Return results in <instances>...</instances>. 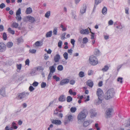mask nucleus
Instances as JSON below:
<instances>
[{
    "mask_svg": "<svg viewBox=\"0 0 130 130\" xmlns=\"http://www.w3.org/2000/svg\"><path fill=\"white\" fill-rule=\"evenodd\" d=\"M115 92L112 88L109 89L105 93L104 98L106 100H109L113 98L115 95Z\"/></svg>",
    "mask_w": 130,
    "mask_h": 130,
    "instance_id": "f257e3e1",
    "label": "nucleus"
},
{
    "mask_svg": "<svg viewBox=\"0 0 130 130\" xmlns=\"http://www.w3.org/2000/svg\"><path fill=\"white\" fill-rule=\"evenodd\" d=\"M89 62L92 65L95 66L98 63V61L96 57L94 55L91 56L89 58Z\"/></svg>",
    "mask_w": 130,
    "mask_h": 130,
    "instance_id": "20e7f679",
    "label": "nucleus"
},
{
    "mask_svg": "<svg viewBox=\"0 0 130 130\" xmlns=\"http://www.w3.org/2000/svg\"><path fill=\"white\" fill-rule=\"evenodd\" d=\"M17 124L14 121L12 122L11 124V127H12L14 129H17L18 128L17 126L16 125Z\"/></svg>",
    "mask_w": 130,
    "mask_h": 130,
    "instance_id": "c756f323",
    "label": "nucleus"
},
{
    "mask_svg": "<svg viewBox=\"0 0 130 130\" xmlns=\"http://www.w3.org/2000/svg\"><path fill=\"white\" fill-rule=\"evenodd\" d=\"M130 126V118L128 120V121L125 125V127H128Z\"/></svg>",
    "mask_w": 130,
    "mask_h": 130,
    "instance_id": "603ef678",
    "label": "nucleus"
},
{
    "mask_svg": "<svg viewBox=\"0 0 130 130\" xmlns=\"http://www.w3.org/2000/svg\"><path fill=\"white\" fill-rule=\"evenodd\" d=\"M29 52L31 53L34 54L36 52V50L35 49L30 50H29Z\"/></svg>",
    "mask_w": 130,
    "mask_h": 130,
    "instance_id": "680f3d73",
    "label": "nucleus"
},
{
    "mask_svg": "<svg viewBox=\"0 0 130 130\" xmlns=\"http://www.w3.org/2000/svg\"><path fill=\"white\" fill-rule=\"evenodd\" d=\"M70 84L73 85L75 83V81L74 80H72L70 81Z\"/></svg>",
    "mask_w": 130,
    "mask_h": 130,
    "instance_id": "338daca9",
    "label": "nucleus"
},
{
    "mask_svg": "<svg viewBox=\"0 0 130 130\" xmlns=\"http://www.w3.org/2000/svg\"><path fill=\"white\" fill-rule=\"evenodd\" d=\"M123 78L119 77L117 79V81L118 82H119L120 83L122 84L123 83Z\"/></svg>",
    "mask_w": 130,
    "mask_h": 130,
    "instance_id": "c03bdc74",
    "label": "nucleus"
},
{
    "mask_svg": "<svg viewBox=\"0 0 130 130\" xmlns=\"http://www.w3.org/2000/svg\"><path fill=\"white\" fill-rule=\"evenodd\" d=\"M109 68L108 66L107 65H105L104 68L102 69V70L103 72H105L107 71L109 69Z\"/></svg>",
    "mask_w": 130,
    "mask_h": 130,
    "instance_id": "b1692460",
    "label": "nucleus"
},
{
    "mask_svg": "<svg viewBox=\"0 0 130 130\" xmlns=\"http://www.w3.org/2000/svg\"><path fill=\"white\" fill-rule=\"evenodd\" d=\"M56 65V63H54L53 66H51L49 67V69L50 70V73H53L55 71V67Z\"/></svg>",
    "mask_w": 130,
    "mask_h": 130,
    "instance_id": "9d476101",
    "label": "nucleus"
},
{
    "mask_svg": "<svg viewBox=\"0 0 130 130\" xmlns=\"http://www.w3.org/2000/svg\"><path fill=\"white\" fill-rule=\"evenodd\" d=\"M91 122L92 121L91 120L85 121L84 122L83 124V126L85 127H86L90 124Z\"/></svg>",
    "mask_w": 130,
    "mask_h": 130,
    "instance_id": "dca6fc26",
    "label": "nucleus"
},
{
    "mask_svg": "<svg viewBox=\"0 0 130 130\" xmlns=\"http://www.w3.org/2000/svg\"><path fill=\"white\" fill-rule=\"evenodd\" d=\"M62 42L61 41H60L58 42V46L60 48H61V45L62 44Z\"/></svg>",
    "mask_w": 130,
    "mask_h": 130,
    "instance_id": "052dcab7",
    "label": "nucleus"
},
{
    "mask_svg": "<svg viewBox=\"0 0 130 130\" xmlns=\"http://www.w3.org/2000/svg\"><path fill=\"white\" fill-rule=\"evenodd\" d=\"M25 64L29 66V59H28L25 61Z\"/></svg>",
    "mask_w": 130,
    "mask_h": 130,
    "instance_id": "bf43d9fd",
    "label": "nucleus"
},
{
    "mask_svg": "<svg viewBox=\"0 0 130 130\" xmlns=\"http://www.w3.org/2000/svg\"><path fill=\"white\" fill-rule=\"evenodd\" d=\"M90 113L91 114L90 117L91 118L95 116L97 114V113L95 112V111L92 109L90 110Z\"/></svg>",
    "mask_w": 130,
    "mask_h": 130,
    "instance_id": "f8f14e48",
    "label": "nucleus"
},
{
    "mask_svg": "<svg viewBox=\"0 0 130 130\" xmlns=\"http://www.w3.org/2000/svg\"><path fill=\"white\" fill-rule=\"evenodd\" d=\"M80 33L82 34H88L89 33V31L88 28L85 29H82L80 31Z\"/></svg>",
    "mask_w": 130,
    "mask_h": 130,
    "instance_id": "ddd939ff",
    "label": "nucleus"
},
{
    "mask_svg": "<svg viewBox=\"0 0 130 130\" xmlns=\"http://www.w3.org/2000/svg\"><path fill=\"white\" fill-rule=\"evenodd\" d=\"M57 69L58 71H62L63 69V67L62 65H59L57 67Z\"/></svg>",
    "mask_w": 130,
    "mask_h": 130,
    "instance_id": "2f4dec72",
    "label": "nucleus"
},
{
    "mask_svg": "<svg viewBox=\"0 0 130 130\" xmlns=\"http://www.w3.org/2000/svg\"><path fill=\"white\" fill-rule=\"evenodd\" d=\"M21 13V9L20 8H19L18 9V10H17L16 12V15H20Z\"/></svg>",
    "mask_w": 130,
    "mask_h": 130,
    "instance_id": "a19ab883",
    "label": "nucleus"
},
{
    "mask_svg": "<svg viewBox=\"0 0 130 130\" xmlns=\"http://www.w3.org/2000/svg\"><path fill=\"white\" fill-rule=\"evenodd\" d=\"M113 111V109L112 108H109L107 109L105 113V117L107 118H108L111 117Z\"/></svg>",
    "mask_w": 130,
    "mask_h": 130,
    "instance_id": "423d86ee",
    "label": "nucleus"
},
{
    "mask_svg": "<svg viewBox=\"0 0 130 130\" xmlns=\"http://www.w3.org/2000/svg\"><path fill=\"white\" fill-rule=\"evenodd\" d=\"M52 73H49L47 77V80H49L50 79L52 75Z\"/></svg>",
    "mask_w": 130,
    "mask_h": 130,
    "instance_id": "69168bd1",
    "label": "nucleus"
},
{
    "mask_svg": "<svg viewBox=\"0 0 130 130\" xmlns=\"http://www.w3.org/2000/svg\"><path fill=\"white\" fill-rule=\"evenodd\" d=\"M60 58V55L58 54H57L54 57V60L56 62H59Z\"/></svg>",
    "mask_w": 130,
    "mask_h": 130,
    "instance_id": "9b49d317",
    "label": "nucleus"
},
{
    "mask_svg": "<svg viewBox=\"0 0 130 130\" xmlns=\"http://www.w3.org/2000/svg\"><path fill=\"white\" fill-rule=\"evenodd\" d=\"M63 56L64 58L66 60H67L68 58V54L67 52L64 53L63 54Z\"/></svg>",
    "mask_w": 130,
    "mask_h": 130,
    "instance_id": "ea45409f",
    "label": "nucleus"
},
{
    "mask_svg": "<svg viewBox=\"0 0 130 130\" xmlns=\"http://www.w3.org/2000/svg\"><path fill=\"white\" fill-rule=\"evenodd\" d=\"M75 13L76 12L75 11L73 10H72V11L71 14L72 15L73 17V18L75 19Z\"/></svg>",
    "mask_w": 130,
    "mask_h": 130,
    "instance_id": "a18cd8bd",
    "label": "nucleus"
},
{
    "mask_svg": "<svg viewBox=\"0 0 130 130\" xmlns=\"http://www.w3.org/2000/svg\"><path fill=\"white\" fill-rule=\"evenodd\" d=\"M69 93L71 95H75L76 94V93L75 92H73L72 89H70L69 91Z\"/></svg>",
    "mask_w": 130,
    "mask_h": 130,
    "instance_id": "72a5a7b5",
    "label": "nucleus"
},
{
    "mask_svg": "<svg viewBox=\"0 0 130 130\" xmlns=\"http://www.w3.org/2000/svg\"><path fill=\"white\" fill-rule=\"evenodd\" d=\"M32 11V9L30 7H29L26 9V13L27 14H29L31 13Z\"/></svg>",
    "mask_w": 130,
    "mask_h": 130,
    "instance_id": "4be33fe9",
    "label": "nucleus"
},
{
    "mask_svg": "<svg viewBox=\"0 0 130 130\" xmlns=\"http://www.w3.org/2000/svg\"><path fill=\"white\" fill-rule=\"evenodd\" d=\"M86 7V6H84L80 10V13L82 14H83L85 12Z\"/></svg>",
    "mask_w": 130,
    "mask_h": 130,
    "instance_id": "6ab92c4d",
    "label": "nucleus"
},
{
    "mask_svg": "<svg viewBox=\"0 0 130 130\" xmlns=\"http://www.w3.org/2000/svg\"><path fill=\"white\" fill-rule=\"evenodd\" d=\"M70 82V80L68 79L65 78L62 80L60 82V85L63 86L68 84Z\"/></svg>",
    "mask_w": 130,
    "mask_h": 130,
    "instance_id": "0eeeda50",
    "label": "nucleus"
},
{
    "mask_svg": "<svg viewBox=\"0 0 130 130\" xmlns=\"http://www.w3.org/2000/svg\"><path fill=\"white\" fill-rule=\"evenodd\" d=\"M35 44L36 46H40L42 45V43L41 42L37 41L36 42Z\"/></svg>",
    "mask_w": 130,
    "mask_h": 130,
    "instance_id": "a878e982",
    "label": "nucleus"
},
{
    "mask_svg": "<svg viewBox=\"0 0 130 130\" xmlns=\"http://www.w3.org/2000/svg\"><path fill=\"white\" fill-rule=\"evenodd\" d=\"M37 70L38 71H43L44 70V68H43L41 66H39L37 68Z\"/></svg>",
    "mask_w": 130,
    "mask_h": 130,
    "instance_id": "de8ad7c7",
    "label": "nucleus"
},
{
    "mask_svg": "<svg viewBox=\"0 0 130 130\" xmlns=\"http://www.w3.org/2000/svg\"><path fill=\"white\" fill-rule=\"evenodd\" d=\"M22 66V65L21 64H17L16 65V67H17V69L19 70H21Z\"/></svg>",
    "mask_w": 130,
    "mask_h": 130,
    "instance_id": "3c124183",
    "label": "nucleus"
},
{
    "mask_svg": "<svg viewBox=\"0 0 130 130\" xmlns=\"http://www.w3.org/2000/svg\"><path fill=\"white\" fill-rule=\"evenodd\" d=\"M29 94V93L25 92H22L17 94L16 98L18 100H23L26 99Z\"/></svg>",
    "mask_w": 130,
    "mask_h": 130,
    "instance_id": "7ed1b4c3",
    "label": "nucleus"
},
{
    "mask_svg": "<svg viewBox=\"0 0 130 130\" xmlns=\"http://www.w3.org/2000/svg\"><path fill=\"white\" fill-rule=\"evenodd\" d=\"M65 100L64 96L63 95H61L59 98V101L61 102L64 101Z\"/></svg>",
    "mask_w": 130,
    "mask_h": 130,
    "instance_id": "aec40b11",
    "label": "nucleus"
},
{
    "mask_svg": "<svg viewBox=\"0 0 130 130\" xmlns=\"http://www.w3.org/2000/svg\"><path fill=\"white\" fill-rule=\"evenodd\" d=\"M102 0H95V4L94 5L93 9H95L96 6L99 3H101Z\"/></svg>",
    "mask_w": 130,
    "mask_h": 130,
    "instance_id": "f3484780",
    "label": "nucleus"
},
{
    "mask_svg": "<svg viewBox=\"0 0 130 130\" xmlns=\"http://www.w3.org/2000/svg\"><path fill=\"white\" fill-rule=\"evenodd\" d=\"M38 84V83L36 82H34L32 84V85L34 87H37Z\"/></svg>",
    "mask_w": 130,
    "mask_h": 130,
    "instance_id": "13d9d810",
    "label": "nucleus"
},
{
    "mask_svg": "<svg viewBox=\"0 0 130 130\" xmlns=\"http://www.w3.org/2000/svg\"><path fill=\"white\" fill-rule=\"evenodd\" d=\"M75 40L73 39H71V43L73 45H74L75 43Z\"/></svg>",
    "mask_w": 130,
    "mask_h": 130,
    "instance_id": "774afa93",
    "label": "nucleus"
},
{
    "mask_svg": "<svg viewBox=\"0 0 130 130\" xmlns=\"http://www.w3.org/2000/svg\"><path fill=\"white\" fill-rule=\"evenodd\" d=\"M30 74L32 76L35 75H36V70H32L30 73Z\"/></svg>",
    "mask_w": 130,
    "mask_h": 130,
    "instance_id": "49530a36",
    "label": "nucleus"
},
{
    "mask_svg": "<svg viewBox=\"0 0 130 130\" xmlns=\"http://www.w3.org/2000/svg\"><path fill=\"white\" fill-rule=\"evenodd\" d=\"M107 9L106 7H104L102 9V13L104 14H106L107 13Z\"/></svg>",
    "mask_w": 130,
    "mask_h": 130,
    "instance_id": "c85d7f7f",
    "label": "nucleus"
},
{
    "mask_svg": "<svg viewBox=\"0 0 130 130\" xmlns=\"http://www.w3.org/2000/svg\"><path fill=\"white\" fill-rule=\"evenodd\" d=\"M29 89L30 92H32L34 90L35 88L31 86L29 87Z\"/></svg>",
    "mask_w": 130,
    "mask_h": 130,
    "instance_id": "6e6d98bb",
    "label": "nucleus"
},
{
    "mask_svg": "<svg viewBox=\"0 0 130 130\" xmlns=\"http://www.w3.org/2000/svg\"><path fill=\"white\" fill-rule=\"evenodd\" d=\"M8 31L12 35H13L14 34V31L13 30H12L11 29L9 28L8 29Z\"/></svg>",
    "mask_w": 130,
    "mask_h": 130,
    "instance_id": "58836bf2",
    "label": "nucleus"
},
{
    "mask_svg": "<svg viewBox=\"0 0 130 130\" xmlns=\"http://www.w3.org/2000/svg\"><path fill=\"white\" fill-rule=\"evenodd\" d=\"M100 53V52L99 49L97 48L95 49L94 52V55L98 56L99 55Z\"/></svg>",
    "mask_w": 130,
    "mask_h": 130,
    "instance_id": "412c9836",
    "label": "nucleus"
},
{
    "mask_svg": "<svg viewBox=\"0 0 130 130\" xmlns=\"http://www.w3.org/2000/svg\"><path fill=\"white\" fill-rule=\"evenodd\" d=\"M12 25L15 28H17L18 27L19 25L18 24L16 23H13L12 24Z\"/></svg>",
    "mask_w": 130,
    "mask_h": 130,
    "instance_id": "4d7b16f0",
    "label": "nucleus"
},
{
    "mask_svg": "<svg viewBox=\"0 0 130 130\" xmlns=\"http://www.w3.org/2000/svg\"><path fill=\"white\" fill-rule=\"evenodd\" d=\"M88 41V39L87 38L85 37L83 39V43L84 44H86Z\"/></svg>",
    "mask_w": 130,
    "mask_h": 130,
    "instance_id": "473e14b6",
    "label": "nucleus"
},
{
    "mask_svg": "<svg viewBox=\"0 0 130 130\" xmlns=\"http://www.w3.org/2000/svg\"><path fill=\"white\" fill-rule=\"evenodd\" d=\"M23 42V40L22 37H20L18 38L17 40V42L18 44L22 43Z\"/></svg>",
    "mask_w": 130,
    "mask_h": 130,
    "instance_id": "bb28decb",
    "label": "nucleus"
},
{
    "mask_svg": "<svg viewBox=\"0 0 130 130\" xmlns=\"http://www.w3.org/2000/svg\"><path fill=\"white\" fill-rule=\"evenodd\" d=\"M6 6L5 4L4 3H2L0 5V8L3 9Z\"/></svg>",
    "mask_w": 130,
    "mask_h": 130,
    "instance_id": "e2e57ef3",
    "label": "nucleus"
},
{
    "mask_svg": "<svg viewBox=\"0 0 130 130\" xmlns=\"http://www.w3.org/2000/svg\"><path fill=\"white\" fill-rule=\"evenodd\" d=\"M3 38L4 40H6L7 39V36L6 33L5 32L3 33Z\"/></svg>",
    "mask_w": 130,
    "mask_h": 130,
    "instance_id": "864d4df0",
    "label": "nucleus"
},
{
    "mask_svg": "<svg viewBox=\"0 0 130 130\" xmlns=\"http://www.w3.org/2000/svg\"><path fill=\"white\" fill-rule=\"evenodd\" d=\"M13 45V43L11 42H9L7 44V46L9 48L11 47Z\"/></svg>",
    "mask_w": 130,
    "mask_h": 130,
    "instance_id": "f704fd0d",
    "label": "nucleus"
},
{
    "mask_svg": "<svg viewBox=\"0 0 130 130\" xmlns=\"http://www.w3.org/2000/svg\"><path fill=\"white\" fill-rule=\"evenodd\" d=\"M88 75L89 76L92 75L94 73V71L91 70H89L88 72Z\"/></svg>",
    "mask_w": 130,
    "mask_h": 130,
    "instance_id": "e433bc0d",
    "label": "nucleus"
},
{
    "mask_svg": "<svg viewBox=\"0 0 130 130\" xmlns=\"http://www.w3.org/2000/svg\"><path fill=\"white\" fill-rule=\"evenodd\" d=\"M87 85L91 87H92L93 85L92 81L90 80H88L86 82Z\"/></svg>",
    "mask_w": 130,
    "mask_h": 130,
    "instance_id": "2eb2a0df",
    "label": "nucleus"
},
{
    "mask_svg": "<svg viewBox=\"0 0 130 130\" xmlns=\"http://www.w3.org/2000/svg\"><path fill=\"white\" fill-rule=\"evenodd\" d=\"M54 114L55 115H57V116L60 118H61L63 117V114L61 113H59L58 112H57L56 113L54 112Z\"/></svg>",
    "mask_w": 130,
    "mask_h": 130,
    "instance_id": "cd10ccee",
    "label": "nucleus"
},
{
    "mask_svg": "<svg viewBox=\"0 0 130 130\" xmlns=\"http://www.w3.org/2000/svg\"><path fill=\"white\" fill-rule=\"evenodd\" d=\"M5 91L3 89L0 90V94L2 96H5Z\"/></svg>",
    "mask_w": 130,
    "mask_h": 130,
    "instance_id": "393cba45",
    "label": "nucleus"
},
{
    "mask_svg": "<svg viewBox=\"0 0 130 130\" xmlns=\"http://www.w3.org/2000/svg\"><path fill=\"white\" fill-rule=\"evenodd\" d=\"M46 85V83L45 82H42L41 84V87L42 88H45Z\"/></svg>",
    "mask_w": 130,
    "mask_h": 130,
    "instance_id": "8fccbe9b",
    "label": "nucleus"
},
{
    "mask_svg": "<svg viewBox=\"0 0 130 130\" xmlns=\"http://www.w3.org/2000/svg\"><path fill=\"white\" fill-rule=\"evenodd\" d=\"M52 31V30L47 32L45 35V37H51Z\"/></svg>",
    "mask_w": 130,
    "mask_h": 130,
    "instance_id": "5701e85b",
    "label": "nucleus"
},
{
    "mask_svg": "<svg viewBox=\"0 0 130 130\" xmlns=\"http://www.w3.org/2000/svg\"><path fill=\"white\" fill-rule=\"evenodd\" d=\"M73 117L72 116V115H69L68 116L67 120H65L64 123V124H67L70 122L72 121H73Z\"/></svg>",
    "mask_w": 130,
    "mask_h": 130,
    "instance_id": "6e6552de",
    "label": "nucleus"
},
{
    "mask_svg": "<svg viewBox=\"0 0 130 130\" xmlns=\"http://www.w3.org/2000/svg\"><path fill=\"white\" fill-rule=\"evenodd\" d=\"M73 52V50L72 48H71L70 49H68V52L69 53L70 55H71Z\"/></svg>",
    "mask_w": 130,
    "mask_h": 130,
    "instance_id": "0e129e2a",
    "label": "nucleus"
},
{
    "mask_svg": "<svg viewBox=\"0 0 130 130\" xmlns=\"http://www.w3.org/2000/svg\"><path fill=\"white\" fill-rule=\"evenodd\" d=\"M103 90L100 88L97 89L96 94L98 96V100L96 102L97 105H98L102 103L103 99Z\"/></svg>",
    "mask_w": 130,
    "mask_h": 130,
    "instance_id": "f03ea898",
    "label": "nucleus"
},
{
    "mask_svg": "<svg viewBox=\"0 0 130 130\" xmlns=\"http://www.w3.org/2000/svg\"><path fill=\"white\" fill-rule=\"evenodd\" d=\"M88 113V112L87 110L86 109H84L81 111L78 116L77 119L78 120H82L84 119H85Z\"/></svg>",
    "mask_w": 130,
    "mask_h": 130,
    "instance_id": "39448f33",
    "label": "nucleus"
},
{
    "mask_svg": "<svg viewBox=\"0 0 130 130\" xmlns=\"http://www.w3.org/2000/svg\"><path fill=\"white\" fill-rule=\"evenodd\" d=\"M50 13L51 12L50 11L47 12L45 14V17L47 18H48L50 15Z\"/></svg>",
    "mask_w": 130,
    "mask_h": 130,
    "instance_id": "c9c22d12",
    "label": "nucleus"
},
{
    "mask_svg": "<svg viewBox=\"0 0 130 130\" xmlns=\"http://www.w3.org/2000/svg\"><path fill=\"white\" fill-rule=\"evenodd\" d=\"M76 110V108L75 107H72L71 108L70 111L74 113L75 112Z\"/></svg>",
    "mask_w": 130,
    "mask_h": 130,
    "instance_id": "79ce46f5",
    "label": "nucleus"
},
{
    "mask_svg": "<svg viewBox=\"0 0 130 130\" xmlns=\"http://www.w3.org/2000/svg\"><path fill=\"white\" fill-rule=\"evenodd\" d=\"M57 29L56 28H55L53 30V34L54 35H57Z\"/></svg>",
    "mask_w": 130,
    "mask_h": 130,
    "instance_id": "09e8293b",
    "label": "nucleus"
},
{
    "mask_svg": "<svg viewBox=\"0 0 130 130\" xmlns=\"http://www.w3.org/2000/svg\"><path fill=\"white\" fill-rule=\"evenodd\" d=\"M72 100V98L70 96H68L67 98V100L68 102H70Z\"/></svg>",
    "mask_w": 130,
    "mask_h": 130,
    "instance_id": "4c0bfd02",
    "label": "nucleus"
},
{
    "mask_svg": "<svg viewBox=\"0 0 130 130\" xmlns=\"http://www.w3.org/2000/svg\"><path fill=\"white\" fill-rule=\"evenodd\" d=\"M27 18L29 20V21L31 23H34L35 21V18L31 16L27 17Z\"/></svg>",
    "mask_w": 130,
    "mask_h": 130,
    "instance_id": "a211bd4d",
    "label": "nucleus"
},
{
    "mask_svg": "<svg viewBox=\"0 0 130 130\" xmlns=\"http://www.w3.org/2000/svg\"><path fill=\"white\" fill-rule=\"evenodd\" d=\"M78 75L79 77L82 78L85 76L84 73L83 71H80L79 72L78 74Z\"/></svg>",
    "mask_w": 130,
    "mask_h": 130,
    "instance_id": "7c9ffc66",
    "label": "nucleus"
},
{
    "mask_svg": "<svg viewBox=\"0 0 130 130\" xmlns=\"http://www.w3.org/2000/svg\"><path fill=\"white\" fill-rule=\"evenodd\" d=\"M16 18L18 20V21H20L21 20L22 18L20 15H16Z\"/></svg>",
    "mask_w": 130,
    "mask_h": 130,
    "instance_id": "37998d69",
    "label": "nucleus"
},
{
    "mask_svg": "<svg viewBox=\"0 0 130 130\" xmlns=\"http://www.w3.org/2000/svg\"><path fill=\"white\" fill-rule=\"evenodd\" d=\"M6 49L5 45L3 43H0V52H3L5 51Z\"/></svg>",
    "mask_w": 130,
    "mask_h": 130,
    "instance_id": "1a4fd4ad",
    "label": "nucleus"
},
{
    "mask_svg": "<svg viewBox=\"0 0 130 130\" xmlns=\"http://www.w3.org/2000/svg\"><path fill=\"white\" fill-rule=\"evenodd\" d=\"M51 122L53 123L58 125H60L61 123V121L59 120H52Z\"/></svg>",
    "mask_w": 130,
    "mask_h": 130,
    "instance_id": "4468645a",
    "label": "nucleus"
},
{
    "mask_svg": "<svg viewBox=\"0 0 130 130\" xmlns=\"http://www.w3.org/2000/svg\"><path fill=\"white\" fill-rule=\"evenodd\" d=\"M60 27L62 28V31H65L67 29V28L66 27H64L63 26L62 24H61L60 25Z\"/></svg>",
    "mask_w": 130,
    "mask_h": 130,
    "instance_id": "5fc2aeb1",
    "label": "nucleus"
}]
</instances>
